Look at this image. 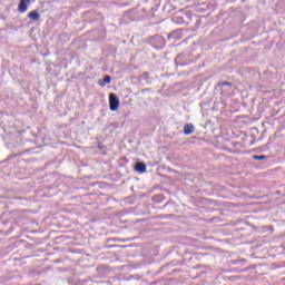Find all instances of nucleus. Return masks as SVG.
Instances as JSON below:
<instances>
[{
  "mask_svg": "<svg viewBox=\"0 0 285 285\" xmlns=\"http://www.w3.org/2000/svg\"><path fill=\"white\" fill-rule=\"evenodd\" d=\"M119 97H117V95L115 94H110L109 95V108L111 110V112H115V110L119 109Z\"/></svg>",
  "mask_w": 285,
  "mask_h": 285,
  "instance_id": "f257e3e1",
  "label": "nucleus"
},
{
  "mask_svg": "<svg viewBox=\"0 0 285 285\" xmlns=\"http://www.w3.org/2000/svg\"><path fill=\"white\" fill-rule=\"evenodd\" d=\"M28 6H30V0H20V3L18 6L19 12H27Z\"/></svg>",
  "mask_w": 285,
  "mask_h": 285,
  "instance_id": "f03ea898",
  "label": "nucleus"
},
{
  "mask_svg": "<svg viewBox=\"0 0 285 285\" xmlns=\"http://www.w3.org/2000/svg\"><path fill=\"white\" fill-rule=\"evenodd\" d=\"M185 135H193L195 132V126L193 124H188L184 127Z\"/></svg>",
  "mask_w": 285,
  "mask_h": 285,
  "instance_id": "7ed1b4c3",
  "label": "nucleus"
},
{
  "mask_svg": "<svg viewBox=\"0 0 285 285\" xmlns=\"http://www.w3.org/2000/svg\"><path fill=\"white\" fill-rule=\"evenodd\" d=\"M28 18H29L31 21H39V19L41 18V16H40L39 12H37V11H31V12L28 14Z\"/></svg>",
  "mask_w": 285,
  "mask_h": 285,
  "instance_id": "20e7f679",
  "label": "nucleus"
},
{
  "mask_svg": "<svg viewBox=\"0 0 285 285\" xmlns=\"http://www.w3.org/2000/svg\"><path fill=\"white\" fill-rule=\"evenodd\" d=\"M135 168L137 173H146V164L144 163H137Z\"/></svg>",
  "mask_w": 285,
  "mask_h": 285,
  "instance_id": "39448f33",
  "label": "nucleus"
},
{
  "mask_svg": "<svg viewBox=\"0 0 285 285\" xmlns=\"http://www.w3.org/2000/svg\"><path fill=\"white\" fill-rule=\"evenodd\" d=\"M110 80H111L110 76H105V78L99 81V86L104 87V86L110 83Z\"/></svg>",
  "mask_w": 285,
  "mask_h": 285,
  "instance_id": "423d86ee",
  "label": "nucleus"
},
{
  "mask_svg": "<svg viewBox=\"0 0 285 285\" xmlns=\"http://www.w3.org/2000/svg\"><path fill=\"white\" fill-rule=\"evenodd\" d=\"M254 159H258V160L266 159V156H264V155H262V156H254Z\"/></svg>",
  "mask_w": 285,
  "mask_h": 285,
  "instance_id": "0eeeda50",
  "label": "nucleus"
},
{
  "mask_svg": "<svg viewBox=\"0 0 285 285\" xmlns=\"http://www.w3.org/2000/svg\"><path fill=\"white\" fill-rule=\"evenodd\" d=\"M218 86H230V82H228V81H223V82H219Z\"/></svg>",
  "mask_w": 285,
  "mask_h": 285,
  "instance_id": "6e6552de",
  "label": "nucleus"
}]
</instances>
